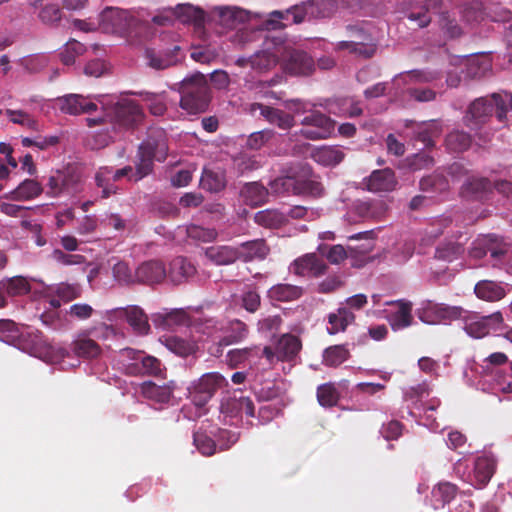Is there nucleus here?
<instances>
[{"instance_id":"1","label":"nucleus","mask_w":512,"mask_h":512,"mask_svg":"<svg viewBox=\"0 0 512 512\" xmlns=\"http://www.w3.org/2000/svg\"><path fill=\"white\" fill-rule=\"evenodd\" d=\"M337 10L336 0H308L300 5H294L286 11H273L265 22L268 30H276L289 24H300L306 17L321 19L329 18Z\"/></svg>"},{"instance_id":"2","label":"nucleus","mask_w":512,"mask_h":512,"mask_svg":"<svg viewBox=\"0 0 512 512\" xmlns=\"http://www.w3.org/2000/svg\"><path fill=\"white\" fill-rule=\"evenodd\" d=\"M168 155L167 136L163 129L149 130L147 138L139 145L135 164L134 181H139L153 172L154 160L163 162Z\"/></svg>"},{"instance_id":"3","label":"nucleus","mask_w":512,"mask_h":512,"mask_svg":"<svg viewBox=\"0 0 512 512\" xmlns=\"http://www.w3.org/2000/svg\"><path fill=\"white\" fill-rule=\"evenodd\" d=\"M180 107L188 114L196 115L208 110L212 99L211 89L204 74L197 72L180 82Z\"/></svg>"},{"instance_id":"4","label":"nucleus","mask_w":512,"mask_h":512,"mask_svg":"<svg viewBox=\"0 0 512 512\" xmlns=\"http://www.w3.org/2000/svg\"><path fill=\"white\" fill-rule=\"evenodd\" d=\"M99 27L106 33L136 36L148 27V22L142 20L136 10L106 7L99 16Z\"/></svg>"},{"instance_id":"5","label":"nucleus","mask_w":512,"mask_h":512,"mask_svg":"<svg viewBox=\"0 0 512 512\" xmlns=\"http://www.w3.org/2000/svg\"><path fill=\"white\" fill-rule=\"evenodd\" d=\"M494 110L499 121L502 122L506 119V101L501 94L493 93L491 99L477 98L469 105L464 116V123L472 130L478 129L491 118Z\"/></svg>"},{"instance_id":"6","label":"nucleus","mask_w":512,"mask_h":512,"mask_svg":"<svg viewBox=\"0 0 512 512\" xmlns=\"http://www.w3.org/2000/svg\"><path fill=\"white\" fill-rule=\"evenodd\" d=\"M349 40L339 41L335 45L337 51L347 50L363 59L372 58L377 51V40L364 24H350L346 26Z\"/></svg>"},{"instance_id":"7","label":"nucleus","mask_w":512,"mask_h":512,"mask_svg":"<svg viewBox=\"0 0 512 512\" xmlns=\"http://www.w3.org/2000/svg\"><path fill=\"white\" fill-rule=\"evenodd\" d=\"M463 322L465 332L477 339L483 338L489 335L490 332L498 331L505 326L504 318L500 311L489 315L467 311Z\"/></svg>"},{"instance_id":"8","label":"nucleus","mask_w":512,"mask_h":512,"mask_svg":"<svg viewBox=\"0 0 512 512\" xmlns=\"http://www.w3.org/2000/svg\"><path fill=\"white\" fill-rule=\"evenodd\" d=\"M303 128L299 131L306 139H326L334 130L335 122L325 114L315 111L305 116L301 121Z\"/></svg>"},{"instance_id":"9","label":"nucleus","mask_w":512,"mask_h":512,"mask_svg":"<svg viewBox=\"0 0 512 512\" xmlns=\"http://www.w3.org/2000/svg\"><path fill=\"white\" fill-rule=\"evenodd\" d=\"M467 310L460 306H449L428 302L425 307L419 310L418 316L425 323H436L445 320L462 319L464 321Z\"/></svg>"},{"instance_id":"10","label":"nucleus","mask_w":512,"mask_h":512,"mask_svg":"<svg viewBox=\"0 0 512 512\" xmlns=\"http://www.w3.org/2000/svg\"><path fill=\"white\" fill-rule=\"evenodd\" d=\"M226 379L217 372H210L202 375L194 385L192 392L193 402L198 406H203L217 392L218 389L226 386Z\"/></svg>"},{"instance_id":"11","label":"nucleus","mask_w":512,"mask_h":512,"mask_svg":"<svg viewBox=\"0 0 512 512\" xmlns=\"http://www.w3.org/2000/svg\"><path fill=\"white\" fill-rule=\"evenodd\" d=\"M144 117L141 107L133 100H122L113 108V121L120 128H133Z\"/></svg>"},{"instance_id":"12","label":"nucleus","mask_w":512,"mask_h":512,"mask_svg":"<svg viewBox=\"0 0 512 512\" xmlns=\"http://www.w3.org/2000/svg\"><path fill=\"white\" fill-rule=\"evenodd\" d=\"M56 103L61 112L70 115L91 114L98 109L91 96L66 94L58 97Z\"/></svg>"},{"instance_id":"13","label":"nucleus","mask_w":512,"mask_h":512,"mask_svg":"<svg viewBox=\"0 0 512 512\" xmlns=\"http://www.w3.org/2000/svg\"><path fill=\"white\" fill-rule=\"evenodd\" d=\"M327 268L323 259L315 253H308L298 257L289 266L291 273L301 277H320L326 273Z\"/></svg>"},{"instance_id":"14","label":"nucleus","mask_w":512,"mask_h":512,"mask_svg":"<svg viewBox=\"0 0 512 512\" xmlns=\"http://www.w3.org/2000/svg\"><path fill=\"white\" fill-rule=\"evenodd\" d=\"M282 65L286 73L294 76H307L315 69L312 57L301 50L286 51Z\"/></svg>"},{"instance_id":"15","label":"nucleus","mask_w":512,"mask_h":512,"mask_svg":"<svg viewBox=\"0 0 512 512\" xmlns=\"http://www.w3.org/2000/svg\"><path fill=\"white\" fill-rule=\"evenodd\" d=\"M387 306H397V310L387 315V321L393 331H400L410 327L414 318L412 315L413 304L406 299L387 301Z\"/></svg>"},{"instance_id":"16","label":"nucleus","mask_w":512,"mask_h":512,"mask_svg":"<svg viewBox=\"0 0 512 512\" xmlns=\"http://www.w3.org/2000/svg\"><path fill=\"white\" fill-rule=\"evenodd\" d=\"M220 413L225 418H235L245 413L248 417L255 416V406L251 398L243 395L223 397L220 403Z\"/></svg>"},{"instance_id":"17","label":"nucleus","mask_w":512,"mask_h":512,"mask_svg":"<svg viewBox=\"0 0 512 512\" xmlns=\"http://www.w3.org/2000/svg\"><path fill=\"white\" fill-rule=\"evenodd\" d=\"M123 353L135 362L128 366L130 374H142L158 376L162 372V365L160 360L153 356H143L141 352L134 351L133 349H125Z\"/></svg>"},{"instance_id":"18","label":"nucleus","mask_w":512,"mask_h":512,"mask_svg":"<svg viewBox=\"0 0 512 512\" xmlns=\"http://www.w3.org/2000/svg\"><path fill=\"white\" fill-rule=\"evenodd\" d=\"M138 282L148 285L161 283L167 276L164 263L160 260H149L141 263L134 272Z\"/></svg>"},{"instance_id":"19","label":"nucleus","mask_w":512,"mask_h":512,"mask_svg":"<svg viewBox=\"0 0 512 512\" xmlns=\"http://www.w3.org/2000/svg\"><path fill=\"white\" fill-rule=\"evenodd\" d=\"M367 189L371 192H390L395 189L397 179L391 168L374 170L364 179Z\"/></svg>"},{"instance_id":"20","label":"nucleus","mask_w":512,"mask_h":512,"mask_svg":"<svg viewBox=\"0 0 512 512\" xmlns=\"http://www.w3.org/2000/svg\"><path fill=\"white\" fill-rule=\"evenodd\" d=\"M493 191V183L486 177H470L461 187V195L467 199L484 200Z\"/></svg>"},{"instance_id":"21","label":"nucleus","mask_w":512,"mask_h":512,"mask_svg":"<svg viewBox=\"0 0 512 512\" xmlns=\"http://www.w3.org/2000/svg\"><path fill=\"white\" fill-rule=\"evenodd\" d=\"M302 348L299 337L292 334L282 335L275 346V354L280 361L294 360Z\"/></svg>"},{"instance_id":"22","label":"nucleus","mask_w":512,"mask_h":512,"mask_svg":"<svg viewBox=\"0 0 512 512\" xmlns=\"http://www.w3.org/2000/svg\"><path fill=\"white\" fill-rule=\"evenodd\" d=\"M352 211L363 220L379 221L386 213V207L383 201H362L358 200L353 204Z\"/></svg>"},{"instance_id":"23","label":"nucleus","mask_w":512,"mask_h":512,"mask_svg":"<svg viewBox=\"0 0 512 512\" xmlns=\"http://www.w3.org/2000/svg\"><path fill=\"white\" fill-rule=\"evenodd\" d=\"M240 196L246 205L258 207L267 202L269 190L260 182H249L240 190Z\"/></svg>"},{"instance_id":"24","label":"nucleus","mask_w":512,"mask_h":512,"mask_svg":"<svg viewBox=\"0 0 512 512\" xmlns=\"http://www.w3.org/2000/svg\"><path fill=\"white\" fill-rule=\"evenodd\" d=\"M239 259L244 262L253 260H263L268 255L270 249L264 239H256L242 243L237 247Z\"/></svg>"},{"instance_id":"25","label":"nucleus","mask_w":512,"mask_h":512,"mask_svg":"<svg viewBox=\"0 0 512 512\" xmlns=\"http://www.w3.org/2000/svg\"><path fill=\"white\" fill-rule=\"evenodd\" d=\"M196 273V268L186 258L178 256L174 258L169 265L167 276L174 284H180L192 277Z\"/></svg>"},{"instance_id":"26","label":"nucleus","mask_w":512,"mask_h":512,"mask_svg":"<svg viewBox=\"0 0 512 512\" xmlns=\"http://www.w3.org/2000/svg\"><path fill=\"white\" fill-rule=\"evenodd\" d=\"M76 181L72 175L57 171L51 175L47 183V195L50 197H58L64 193L70 194L74 191Z\"/></svg>"},{"instance_id":"27","label":"nucleus","mask_w":512,"mask_h":512,"mask_svg":"<svg viewBox=\"0 0 512 512\" xmlns=\"http://www.w3.org/2000/svg\"><path fill=\"white\" fill-rule=\"evenodd\" d=\"M42 192V185L38 181L25 179L14 190L5 194L3 198L13 201H27L38 197Z\"/></svg>"},{"instance_id":"28","label":"nucleus","mask_w":512,"mask_h":512,"mask_svg":"<svg viewBox=\"0 0 512 512\" xmlns=\"http://www.w3.org/2000/svg\"><path fill=\"white\" fill-rule=\"evenodd\" d=\"M474 293L478 299L486 302H497L506 295L505 288L492 280H480L475 284Z\"/></svg>"},{"instance_id":"29","label":"nucleus","mask_w":512,"mask_h":512,"mask_svg":"<svg viewBox=\"0 0 512 512\" xmlns=\"http://www.w3.org/2000/svg\"><path fill=\"white\" fill-rule=\"evenodd\" d=\"M151 320L155 326L171 329L174 326L185 325L188 322V315L183 309L164 310L152 314Z\"/></svg>"},{"instance_id":"30","label":"nucleus","mask_w":512,"mask_h":512,"mask_svg":"<svg viewBox=\"0 0 512 512\" xmlns=\"http://www.w3.org/2000/svg\"><path fill=\"white\" fill-rule=\"evenodd\" d=\"M205 256L216 265H229L239 259L237 247L226 245L206 248Z\"/></svg>"},{"instance_id":"31","label":"nucleus","mask_w":512,"mask_h":512,"mask_svg":"<svg viewBox=\"0 0 512 512\" xmlns=\"http://www.w3.org/2000/svg\"><path fill=\"white\" fill-rule=\"evenodd\" d=\"M180 51V47L174 45L172 49L165 53H155L154 50H147L146 55L148 59V64L150 67L157 70H164L175 65L178 62V53Z\"/></svg>"},{"instance_id":"32","label":"nucleus","mask_w":512,"mask_h":512,"mask_svg":"<svg viewBox=\"0 0 512 512\" xmlns=\"http://www.w3.org/2000/svg\"><path fill=\"white\" fill-rule=\"evenodd\" d=\"M442 125L439 121L431 120L424 122L417 127L415 139L422 142L426 148L435 146V139L442 134Z\"/></svg>"},{"instance_id":"33","label":"nucleus","mask_w":512,"mask_h":512,"mask_svg":"<svg viewBox=\"0 0 512 512\" xmlns=\"http://www.w3.org/2000/svg\"><path fill=\"white\" fill-rule=\"evenodd\" d=\"M496 468V461L492 456H480L474 465V478L479 487H484L492 478Z\"/></svg>"},{"instance_id":"34","label":"nucleus","mask_w":512,"mask_h":512,"mask_svg":"<svg viewBox=\"0 0 512 512\" xmlns=\"http://www.w3.org/2000/svg\"><path fill=\"white\" fill-rule=\"evenodd\" d=\"M173 389L169 384L157 385L152 381L144 382L141 386L142 395L157 403H168L172 397Z\"/></svg>"},{"instance_id":"35","label":"nucleus","mask_w":512,"mask_h":512,"mask_svg":"<svg viewBox=\"0 0 512 512\" xmlns=\"http://www.w3.org/2000/svg\"><path fill=\"white\" fill-rule=\"evenodd\" d=\"M312 157L323 166H336L344 160L345 153L339 146H321L313 152Z\"/></svg>"},{"instance_id":"36","label":"nucleus","mask_w":512,"mask_h":512,"mask_svg":"<svg viewBox=\"0 0 512 512\" xmlns=\"http://www.w3.org/2000/svg\"><path fill=\"white\" fill-rule=\"evenodd\" d=\"M303 295V288L292 284H276L268 290V297L273 301L290 302Z\"/></svg>"},{"instance_id":"37","label":"nucleus","mask_w":512,"mask_h":512,"mask_svg":"<svg viewBox=\"0 0 512 512\" xmlns=\"http://www.w3.org/2000/svg\"><path fill=\"white\" fill-rule=\"evenodd\" d=\"M71 351L81 358H96L101 353V348L96 341L87 337L79 336L70 345Z\"/></svg>"},{"instance_id":"38","label":"nucleus","mask_w":512,"mask_h":512,"mask_svg":"<svg viewBox=\"0 0 512 512\" xmlns=\"http://www.w3.org/2000/svg\"><path fill=\"white\" fill-rule=\"evenodd\" d=\"M175 11V17L182 23L193 24L200 27L204 24L205 12L191 4H178Z\"/></svg>"},{"instance_id":"39","label":"nucleus","mask_w":512,"mask_h":512,"mask_svg":"<svg viewBox=\"0 0 512 512\" xmlns=\"http://www.w3.org/2000/svg\"><path fill=\"white\" fill-rule=\"evenodd\" d=\"M261 115L271 124L278 126L280 129H290L294 126V117L283 110L273 108L266 105H260Z\"/></svg>"},{"instance_id":"40","label":"nucleus","mask_w":512,"mask_h":512,"mask_svg":"<svg viewBox=\"0 0 512 512\" xmlns=\"http://www.w3.org/2000/svg\"><path fill=\"white\" fill-rule=\"evenodd\" d=\"M113 167L102 166L95 173V183L101 188V197L106 199L118 191L117 185L113 182Z\"/></svg>"},{"instance_id":"41","label":"nucleus","mask_w":512,"mask_h":512,"mask_svg":"<svg viewBox=\"0 0 512 512\" xmlns=\"http://www.w3.org/2000/svg\"><path fill=\"white\" fill-rule=\"evenodd\" d=\"M127 322L139 335H147L150 331L148 316L138 306H130L124 310Z\"/></svg>"},{"instance_id":"42","label":"nucleus","mask_w":512,"mask_h":512,"mask_svg":"<svg viewBox=\"0 0 512 512\" xmlns=\"http://www.w3.org/2000/svg\"><path fill=\"white\" fill-rule=\"evenodd\" d=\"M354 320L355 315L349 308L340 307L336 313H331L328 316V323L330 324V327L327 328L328 333L333 335L345 331Z\"/></svg>"},{"instance_id":"43","label":"nucleus","mask_w":512,"mask_h":512,"mask_svg":"<svg viewBox=\"0 0 512 512\" xmlns=\"http://www.w3.org/2000/svg\"><path fill=\"white\" fill-rule=\"evenodd\" d=\"M254 220L258 225L266 228H279L287 223L286 214L276 209L258 211Z\"/></svg>"},{"instance_id":"44","label":"nucleus","mask_w":512,"mask_h":512,"mask_svg":"<svg viewBox=\"0 0 512 512\" xmlns=\"http://www.w3.org/2000/svg\"><path fill=\"white\" fill-rule=\"evenodd\" d=\"M486 243L490 256L495 260H504L512 253V244L497 235H486Z\"/></svg>"},{"instance_id":"45","label":"nucleus","mask_w":512,"mask_h":512,"mask_svg":"<svg viewBox=\"0 0 512 512\" xmlns=\"http://www.w3.org/2000/svg\"><path fill=\"white\" fill-rule=\"evenodd\" d=\"M277 54L269 50L257 51L251 56V68L259 73H266L278 64Z\"/></svg>"},{"instance_id":"46","label":"nucleus","mask_w":512,"mask_h":512,"mask_svg":"<svg viewBox=\"0 0 512 512\" xmlns=\"http://www.w3.org/2000/svg\"><path fill=\"white\" fill-rule=\"evenodd\" d=\"M420 189L427 193H442L449 189L448 179L438 171L420 180Z\"/></svg>"},{"instance_id":"47","label":"nucleus","mask_w":512,"mask_h":512,"mask_svg":"<svg viewBox=\"0 0 512 512\" xmlns=\"http://www.w3.org/2000/svg\"><path fill=\"white\" fill-rule=\"evenodd\" d=\"M139 96L142 97L143 101L146 103L147 108L149 109L150 113L154 116H162L166 110V93H152V92H139L137 93Z\"/></svg>"},{"instance_id":"48","label":"nucleus","mask_w":512,"mask_h":512,"mask_svg":"<svg viewBox=\"0 0 512 512\" xmlns=\"http://www.w3.org/2000/svg\"><path fill=\"white\" fill-rule=\"evenodd\" d=\"M329 111L334 114H340L349 117H358L362 115L363 110L358 102L351 98H340L330 104Z\"/></svg>"},{"instance_id":"49","label":"nucleus","mask_w":512,"mask_h":512,"mask_svg":"<svg viewBox=\"0 0 512 512\" xmlns=\"http://www.w3.org/2000/svg\"><path fill=\"white\" fill-rule=\"evenodd\" d=\"M200 183L207 191L219 192L226 186L225 175L222 171L204 169Z\"/></svg>"},{"instance_id":"50","label":"nucleus","mask_w":512,"mask_h":512,"mask_svg":"<svg viewBox=\"0 0 512 512\" xmlns=\"http://www.w3.org/2000/svg\"><path fill=\"white\" fill-rule=\"evenodd\" d=\"M472 143L470 134L455 130L446 136L445 144L448 150L461 153L469 149Z\"/></svg>"},{"instance_id":"51","label":"nucleus","mask_w":512,"mask_h":512,"mask_svg":"<svg viewBox=\"0 0 512 512\" xmlns=\"http://www.w3.org/2000/svg\"><path fill=\"white\" fill-rule=\"evenodd\" d=\"M350 356L345 345H333L323 352V364L329 367H337L345 362Z\"/></svg>"},{"instance_id":"52","label":"nucleus","mask_w":512,"mask_h":512,"mask_svg":"<svg viewBox=\"0 0 512 512\" xmlns=\"http://www.w3.org/2000/svg\"><path fill=\"white\" fill-rule=\"evenodd\" d=\"M464 252L462 243L447 241L440 244L435 251V258L451 262L457 259Z\"/></svg>"},{"instance_id":"53","label":"nucleus","mask_w":512,"mask_h":512,"mask_svg":"<svg viewBox=\"0 0 512 512\" xmlns=\"http://www.w3.org/2000/svg\"><path fill=\"white\" fill-rule=\"evenodd\" d=\"M491 66V61L484 56L469 59L466 65L467 76L472 79H479L491 70Z\"/></svg>"},{"instance_id":"54","label":"nucleus","mask_w":512,"mask_h":512,"mask_svg":"<svg viewBox=\"0 0 512 512\" xmlns=\"http://www.w3.org/2000/svg\"><path fill=\"white\" fill-rule=\"evenodd\" d=\"M1 287L6 290L9 296H22L28 294L31 286L26 278L22 276H15L0 282Z\"/></svg>"},{"instance_id":"55","label":"nucleus","mask_w":512,"mask_h":512,"mask_svg":"<svg viewBox=\"0 0 512 512\" xmlns=\"http://www.w3.org/2000/svg\"><path fill=\"white\" fill-rule=\"evenodd\" d=\"M248 335L247 325L240 320H233L229 323L228 334L222 338L221 344L230 345L241 342Z\"/></svg>"},{"instance_id":"56","label":"nucleus","mask_w":512,"mask_h":512,"mask_svg":"<svg viewBox=\"0 0 512 512\" xmlns=\"http://www.w3.org/2000/svg\"><path fill=\"white\" fill-rule=\"evenodd\" d=\"M411 83H432L442 78V72L437 69H414L405 73Z\"/></svg>"},{"instance_id":"57","label":"nucleus","mask_w":512,"mask_h":512,"mask_svg":"<svg viewBox=\"0 0 512 512\" xmlns=\"http://www.w3.org/2000/svg\"><path fill=\"white\" fill-rule=\"evenodd\" d=\"M339 397V392L332 383H325L317 388V400L323 407H333L337 405Z\"/></svg>"},{"instance_id":"58","label":"nucleus","mask_w":512,"mask_h":512,"mask_svg":"<svg viewBox=\"0 0 512 512\" xmlns=\"http://www.w3.org/2000/svg\"><path fill=\"white\" fill-rule=\"evenodd\" d=\"M166 347L181 357H186L194 353L195 344L177 336H169L166 338Z\"/></svg>"},{"instance_id":"59","label":"nucleus","mask_w":512,"mask_h":512,"mask_svg":"<svg viewBox=\"0 0 512 512\" xmlns=\"http://www.w3.org/2000/svg\"><path fill=\"white\" fill-rule=\"evenodd\" d=\"M323 192L322 184L314 179L309 178H296V185L294 187V194L297 195H310L314 197L321 196Z\"/></svg>"},{"instance_id":"60","label":"nucleus","mask_w":512,"mask_h":512,"mask_svg":"<svg viewBox=\"0 0 512 512\" xmlns=\"http://www.w3.org/2000/svg\"><path fill=\"white\" fill-rule=\"evenodd\" d=\"M220 21L228 28H235L237 24L243 22L246 18V13L242 9L225 7L219 11Z\"/></svg>"},{"instance_id":"61","label":"nucleus","mask_w":512,"mask_h":512,"mask_svg":"<svg viewBox=\"0 0 512 512\" xmlns=\"http://www.w3.org/2000/svg\"><path fill=\"white\" fill-rule=\"evenodd\" d=\"M84 51L85 46L82 43L76 40H70L60 52V59L63 64L71 65L75 62L76 57L83 54Z\"/></svg>"},{"instance_id":"62","label":"nucleus","mask_w":512,"mask_h":512,"mask_svg":"<svg viewBox=\"0 0 512 512\" xmlns=\"http://www.w3.org/2000/svg\"><path fill=\"white\" fill-rule=\"evenodd\" d=\"M193 443L204 456H212L216 451L215 441L203 432H194Z\"/></svg>"},{"instance_id":"63","label":"nucleus","mask_w":512,"mask_h":512,"mask_svg":"<svg viewBox=\"0 0 512 512\" xmlns=\"http://www.w3.org/2000/svg\"><path fill=\"white\" fill-rule=\"evenodd\" d=\"M457 486L450 482L439 483L434 487L433 496L442 502L443 505L450 503L457 495Z\"/></svg>"},{"instance_id":"64","label":"nucleus","mask_w":512,"mask_h":512,"mask_svg":"<svg viewBox=\"0 0 512 512\" xmlns=\"http://www.w3.org/2000/svg\"><path fill=\"white\" fill-rule=\"evenodd\" d=\"M234 167L240 174L257 170L261 167L260 161L256 156L248 154H240L233 160Z\"/></svg>"}]
</instances>
